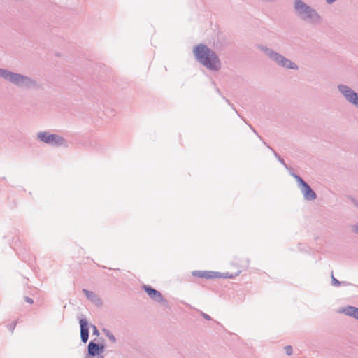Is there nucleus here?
I'll use <instances>...</instances> for the list:
<instances>
[{"instance_id":"1","label":"nucleus","mask_w":358,"mask_h":358,"mask_svg":"<svg viewBox=\"0 0 358 358\" xmlns=\"http://www.w3.org/2000/svg\"><path fill=\"white\" fill-rule=\"evenodd\" d=\"M195 59L203 66L212 71H218L222 67V62L217 53L208 47L199 43L194 48Z\"/></svg>"},{"instance_id":"2","label":"nucleus","mask_w":358,"mask_h":358,"mask_svg":"<svg viewBox=\"0 0 358 358\" xmlns=\"http://www.w3.org/2000/svg\"><path fill=\"white\" fill-rule=\"evenodd\" d=\"M0 77L21 89L38 90L41 87L34 78L6 69H0Z\"/></svg>"},{"instance_id":"3","label":"nucleus","mask_w":358,"mask_h":358,"mask_svg":"<svg viewBox=\"0 0 358 358\" xmlns=\"http://www.w3.org/2000/svg\"><path fill=\"white\" fill-rule=\"evenodd\" d=\"M294 8L299 19L308 24H318L322 21V17L318 12L302 0H294Z\"/></svg>"},{"instance_id":"4","label":"nucleus","mask_w":358,"mask_h":358,"mask_svg":"<svg viewBox=\"0 0 358 358\" xmlns=\"http://www.w3.org/2000/svg\"><path fill=\"white\" fill-rule=\"evenodd\" d=\"M258 49L262 51L271 60L276 64L287 69L297 70L298 66L282 55L264 45H258Z\"/></svg>"},{"instance_id":"5","label":"nucleus","mask_w":358,"mask_h":358,"mask_svg":"<svg viewBox=\"0 0 358 358\" xmlns=\"http://www.w3.org/2000/svg\"><path fill=\"white\" fill-rule=\"evenodd\" d=\"M337 89L348 103L358 109V92L344 84L338 85Z\"/></svg>"},{"instance_id":"6","label":"nucleus","mask_w":358,"mask_h":358,"mask_svg":"<svg viewBox=\"0 0 358 358\" xmlns=\"http://www.w3.org/2000/svg\"><path fill=\"white\" fill-rule=\"evenodd\" d=\"M37 139L43 143L52 146H60L65 143V139L57 134H50L48 131H39L37 134Z\"/></svg>"},{"instance_id":"7","label":"nucleus","mask_w":358,"mask_h":358,"mask_svg":"<svg viewBox=\"0 0 358 358\" xmlns=\"http://www.w3.org/2000/svg\"><path fill=\"white\" fill-rule=\"evenodd\" d=\"M105 346L101 343H96L92 340L87 345V354L85 358L99 357L102 356L101 354L104 351Z\"/></svg>"},{"instance_id":"8","label":"nucleus","mask_w":358,"mask_h":358,"mask_svg":"<svg viewBox=\"0 0 358 358\" xmlns=\"http://www.w3.org/2000/svg\"><path fill=\"white\" fill-rule=\"evenodd\" d=\"M143 289L145 290V292L148 294V295L153 299L157 303H160L163 304L164 306L168 305V301L166 299L164 298V296L162 295L160 292L158 290L154 289L150 285H143Z\"/></svg>"},{"instance_id":"9","label":"nucleus","mask_w":358,"mask_h":358,"mask_svg":"<svg viewBox=\"0 0 358 358\" xmlns=\"http://www.w3.org/2000/svg\"><path fill=\"white\" fill-rule=\"evenodd\" d=\"M250 128L252 129V131L258 136V138L262 141L263 144L264 145H266L269 150H271L274 156L276 157V159H278V161L282 164L284 167L288 171H292L293 169L290 166H289L285 162L284 159L282 158L270 145H268L264 141V139L257 134V131L255 129V128L251 125V124H248Z\"/></svg>"},{"instance_id":"10","label":"nucleus","mask_w":358,"mask_h":358,"mask_svg":"<svg viewBox=\"0 0 358 358\" xmlns=\"http://www.w3.org/2000/svg\"><path fill=\"white\" fill-rule=\"evenodd\" d=\"M192 274L194 277L204 279H215L221 277L220 273L208 271H194Z\"/></svg>"},{"instance_id":"11","label":"nucleus","mask_w":358,"mask_h":358,"mask_svg":"<svg viewBox=\"0 0 358 358\" xmlns=\"http://www.w3.org/2000/svg\"><path fill=\"white\" fill-rule=\"evenodd\" d=\"M80 328V339L83 343H86L89 338V324L85 318H81L79 320Z\"/></svg>"},{"instance_id":"12","label":"nucleus","mask_w":358,"mask_h":358,"mask_svg":"<svg viewBox=\"0 0 358 358\" xmlns=\"http://www.w3.org/2000/svg\"><path fill=\"white\" fill-rule=\"evenodd\" d=\"M301 192L303 196V199L306 201H314L317 198L316 193L313 190L310 186L306 183L300 188Z\"/></svg>"},{"instance_id":"13","label":"nucleus","mask_w":358,"mask_h":358,"mask_svg":"<svg viewBox=\"0 0 358 358\" xmlns=\"http://www.w3.org/2000/svg\"><path fill=\"white\" fill-rule=\"evenodd\" d=\"M83 292L85 294V296L96 306H101L102 305L101 299L94 292L83 289Z\"/></svg>"},{"instance_id":"14","label":"nucleus","mask_w":358,"mask_h":358,"mask_svg":"<svg viewBox=\"0 0 358 358\" xmlns=\"http://www.w3.org/2000/svg\"><path fill=\"white\" fill-rule=\"evenodd\" d=\"M340 312L344 313L345 315L350 316L358 320V308L357 307L348 306L343 308Z\"/></svg>"},{"instance_id":"15","label":"nucleus","mask_w":358,"mask_h":358,"mask_svg":"<svg viewBox=\"0 0 358 358\" xmlns=\"http://www.w3.org/2000/svg\"><path fill=\"white\" fill-rule=\"evenodd\" d=\"M289 173L296 180V181L298 183V187L299 189L307 183L303 180V179L301 176L294 173L293 170L289 171Z\"/></svg>"},{"instance_id":"16","label":"nucleus","mask_w":358,"mask_h":358,"mask_svg":"<svg viewBox=\"0 0 358 358\" xmlns=\"http://www.w3.org/2000/svg\"><path fill=\"white\" fill-rule=\"evenodd\" d=\"M103 331L105 332L106 335L108 336V338H109V340L110 341H112L113 343H115L116 342L115 337L114 336V335L113 334H111L109 330L104 329Z\"/></svg>"},{"instance_id":"17","label":"nucleus","mask_w":358,"mask_h":358,"mask_svg":"<svg viewBox=\"0 0 358 358\" xmlns=\"http://www.w3.org/2000/svg\"><path fill=\"white\" fill-rule=\"evenodd\" d=\"M331 285L334 287H338L341 285V281L334 278L333 273H331Z\"/></svg>"},{"instance_id":"18","label":"nucleus","mask_w":358,"mask_h":358,"mask_svg":"<svg viewBox=\"0 0 358 358\" xmlns=\"http://www.w3.org/2000/svg\"><path fill=\"white\" fill-rule=\"evenodd\" d=\"M17 321H15V322H14L13 323L10 324H8V325L7 326L8 329H9V331H10L11 333H13V331H14V329H15V327H16V325H17Z\"/></svg>"},{"instance_id":"19","label":"nucleus","mask_w":358,"mask_h":358,"mask_svg":"<svg viewBox=\"0 0 358 358\" xmlns=\"http://www.w3.org/2000/svg\"><path fill=\"white\" fill-rule=\"evenodd\" d=\"M286 354L287 355H291L293 352L292 347L291 345H287L285 348Z\"/></svg>"},{"instance_id":"20","label":"nucleus","mask_w":358,"mask_h":358,"mask_svg":"<svg viewBox=\"0 0 358 358\" xmlns=\"http://www.w3.org/2000/svg\"><path fill=\"white\" fill-rule=\"evenodd\" d=\"M90 326L92 328L93 334L96 335V336H99V331L97 327L95 325H94V324H90Z\"/></svg>"},{"instance_id":"21","label":"nucleus","mask_w":358,"mask_h":358,"mask_svg":"<svg viewBox=\"0 0 358 358\" xmlns=\"http://www.w3.org/2000/svg\"><path fill=\"white\" fill-rule=\"evenodd\" d=\"M220 275H221L220 278H234L233 275H229L228 273H220Z\"/></svg>"},{"instance_id":"22","label":"nucleus","mask_w":358,"mask_h":358,"mask_svg":"<svg viewBox=\"0 0 358 358\" xmlns=\"http://www.w3.org/2000/svg\"><path fill=\"white\" fill-rule=\"evenodd\" d=\"M201 314L202 317L204 319H206V320H212L211 317L209 315H208L206 313H203L201 311Z\"/></svg>"},{"instance_id":"23","label":"nucleus","mask_w":358,"mask_h":358,"mask_svg":"<svg viewBox=\"0 0 358 358\" xmlns=\"http://www.w3.org/2000/svg\"><path fill=\"white\" fill-rule=\"evenodd\" d=\"M24 301L30 304H32L34 303V300L28 296L24 297Z\"/></svg>"},{"instance_id":"24","label":"nucleus","mask_w":358,"mask_h":358,"mask_svg":"<svg viewBox=\"0 0 358 358\" xmlns=\"http://www.w3.org/2000/svg\"><path fill=\"white\" fill-rule=\"evenodd\" d=\"M343 285V286H350V285H352V284L349 282H347V281H341V285Z\"/></svg>"},{"instance_id":"25","label":"nucleus","mask_w":358,"mask_h":358,"mask_svg":"<svg viewBox=\"0 0 358 358\" xmlns=\"http://www.w3.org/2000/svg\"><path fill=\"white\" fill-rule=\"evenodd\" d=\"M350 201L353 203V204L358 208V201L355 198H350Z\"/></svg>"},{"instance_id":"26","label":"nucleus","mask_w":358,"mask_h":358,"mask_svg":"<svg viewBox=\"0 0 358 358\" xmlns=\"http://www.w3.org/2000/svg\"><path fill=\"white\" fill-rule=\"evenodd\" d=\"M222 98L225 100V101L229 104V105H231V106H233V105L231 104L230 101L227 99L225 98L224 96H222ZM234 109V108L232 107Z\"/></svg>"},{"instance_id":"27","label":"nucleus","mask_w":358,"mask_h":358,"mask_svg":"<svg viewBox=\"0 0 358 358\" xmlns=\"http://www.w3.org/2000/svg\"><path fill=\"white\" fill-rule=\"evenodd\" d=\"M355 232L358 234V223L355 226Z\"/></svg>"},{"instance_id":"28","label":"nucleus","mask_w":358,"mask_h":358,"mask_svg":"<svg viewBox=\"0 0 358 358\" xmlns=\"http://www.w3.org/2000/svg\"><path fill=\"white\" fill-rule=\"evenodd\" d=\"M216 92L219 94H221V92L220 90V89L218 87H216Z\"/></svg>"},{"instance_id":"29","label":"nucleus","mask_w":358,"mask_h":358,"mask_svg":"<svg viewBox=\"0 0 358 358\" xmlns=\"http://www.w3.org/2000/svg\"><path fill=\"white\" fill-rule=\"evenodd\" d=\"M96 358H103V356H100V357H96Z\"/></svg>"},{"instance_id":"30","label":"nucleus","mask_w":358,"mask_h":358,"mask_svg":"<svg viewBox=\"0 0 358 358\" xmlns=\"http://www.w3.org/2000/svg\"><path fill=\"white\" fill-rule=\"evenodd\" d=\"M93 358H94V357H93Z\"/></svg>"}]
</instances>
